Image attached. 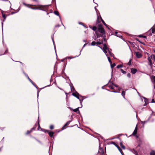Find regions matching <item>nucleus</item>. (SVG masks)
<instances>
[{"label":"nucleus","instance_id":"f704fd0d","mask_svg":"<svg viewBox=\"0 0 155 155\" xmlns=\"http://www.w3.org/2000/svg\"><path fill=\"white\" fill-rule=\"evenodd\" d=\"M107 50L108 51V52L109 54H110V53H111V49H109V48H108Z\"/></svg>","mask_w":155,"mask_h":155},{"label":"nucleus","instance_id":"c85d7f7f","mask_svg":"<svg viewBox=\"0 0 155 155\" xmlns=\"http://www.w3.org/2000/svg\"><path fill=\"white\" fill-rule=\"evenodd\" d=\"M121 72L124 74H125L126 73V72L123 70L122 69H121Z\"/></svg>","mask_w":155,"mask_h":155},{"label":"nucleus","instance_id":"864d4df0","mask_svg":"<svg viewBox=\"0 0 155 155\" xmlns=\"http://www.w3.org/2000/svg\"><path fill=\"white\" fill-rule=\"evenodd\" d=\"M120 89H121V88H118V90H119V91H120Z\"/></svg>","mask_w":155,"mask_h":155},{"label":"nucleus","instance_id":"ddd939ff","mask_svg":"<svg viewBox=\"0 0 155 155\" xmlns=\"http://www.w3.org/2000/svg\"><path fill=\"white\" fill-rule=\"evenodd\" d=\"M54 133L52 132H50L48 133V134L50 137H53Z\"/></svg>","mask_w":155,"mask_h":155},{"label":"nucleus","instance_id":"c756f323","mask_svg":"<svg viewBox=\"0 0 155 155\" xmlns=\"http://www.w3.org/2000/svg\"><path fill=\"white\" fill-rule=\"evenodd\" d=\"M152 78H153V81H154V83H155V76L153 75L152 76Z\"/></svg>","mask_w":155,"mask_h":155},{"label":"nucleus","instance_id":"4c0bfd02","mask_svg":"<svg viewBox=\"0 0 155 155\" xmlns=\"http://www.w3.org/2000/svg\"><path fill=\"white\" fill-rule=\"evenodd\" d=\"M2 16H3V18H4L5 19L6 18L5 15V14H2Z\"/></svg>","mask_w":155,"mask_h":155},{"label":"nucleus","instance_id":"cd10ccee","mask_svg":"<svg viewBox=\"0 0 155 155\" xmlns=\"http://www.w3.org/2000/svg\"><path fill=\"white\" fill-rule=\"evenodd\" d=\"M122 65L120 64V65H118L117 66V68H122Z\"/></svg>","mask_w":155,"mask_h":155},{"label":"nucleus","instance_id":"412c9836","mask_svg":"<svg viewBox=\"0 0 155 155\" xmlns=\"http://www.w3.org/2000/svg\"><path fill=\"white\" fill-rule=\"evenodd\" d=\"M125 92L124 91H123L122 92V95L123 97L124 98H125Z\"/></svg>","mask_w":155,"mask_h":155},{"label":"nucleus","instance_id":"b1692460","mask_svg":"<svg viewBox=\"0 0 155 155\" xmlns=\"http://www.w3.org/2000/svg\"><path fill=\"white\" fill-rule=\"evenodd\" d=\"M96 44V42L94 41H92L91 43V45L93 46L95 45Z\"/></svg>","mask_w":155,"mask_h":155},{"label":"nucleus","instance_id":"dca6fc26","mask_svg":"<svg viewBox=\"0 0 155 155\" xmlns=\"http://www.w3.org/2000/svg\"><path fill=\"white\" fill-rule=\"evenodd\" d=\"M106 55L107 57V58L108 59V60L109 62H110V64H111L112 63V61H111V60H110V58H109V57L108 56L107 54H106Z\"/></svg>","mask_w":155,"mask_h":155},{"label":"nucleus","instance_id":"052dcab7","mask_svg":"<svg viewBox=\"0 0 155 155\" xmlns=\"http://www.w3.org/2000/svg\"><path fill=\"white\" fill-rule=\"evenodd\" d=\"M84 41V42H86V41H85V40H84V41Z\"/></svg>","mask_w":155,"mask_h":155},{"label":"nucleus","instance_id":"bb28decb","mask_svg":"<svg viewBox=\"0 0 155 155\" xmlns=\"http://www.w3.org/2000/svg\"><path fill=\"white\" fill-rule=\"evenodd\" d=\"M100 19H101V20L102 21V22L103 23V24L105 25H106V24H105V22H104V21L102 19L101 17L100 16Z\"/></svg>","mask_w":155,"mask_h":155},{"label":"nucleus","instance_id":"aec40b11","mask_svg":"<svg viewBox=\"0 0 155 155\" xmlns=\"http://www.w3.org/2000/svg\"><path fill=\"white\" fill-rule=\"evenodd\" d=\"M35 128H32L31 129V130L30 131H27V133H26V134H29V133H30L32 131V130H35Z\"/></svg>","mask_w":155,"mask_h":155},{"label":"nucleus","instance_id":"13d9d810","mask_svg":"<svg viewBox=\"0 0 155 155\" xmlns=\"http://www.w3.org/2000/svg\"><path fill=\"white\" fill-rule=\"evenodd\" d=\"M154 52L155 53V49L154 50Z\"/></svg>","mask_w":155,"mask_h":155},{"label":"nucleus","instance_id":"e433bc0d","mask_svg":"<svg viewBox=\"0 0 155 155\" xmlns=\"http://www.w3.org/2000/svg\"><path fill=\"white\" fill-rule=\"evenodd\" d=\"M110 144H114V145L115 144V143L114 142H113V141L111 142H110Z\"/></svg>","mask_w":155,"mask_h":155},{"label":"nucleus","instance_id":"bf43d9fd","mask_svg":"<svg viewBox=\"0 0 155 155\" xmlns=\"http://www.w3.org/2000/svg\"><path fill=\"white\" fill-rule=\"evenodd\" d=\"M113 92H116V91H113Z\"/></svg>","mask_w":155,"mask_h":155},{"label":"nucleus","instance_id":"f257e3e1","mask_svg":"<svg viewBox=\"0 0 155 155\" xmlns=\"http://www.w3.org/2000/svg\"><path fill=\"white\" fill-rule=\"evenodd\" d=\"M152 33L154 34L155 33V28L154 26L153 27L148 31V34L149 35L151 36Z\"/></svg>","mask_w":155,"mask_h":155},{"label":"nucleus","instance_id":"f3484780","mask_svg":"<svg viewBox=\"0 0 155 155\" xmlns=\"http://www.w3.org/2000/svg\"><path fill=\"white\" fill-rule=\"evenodd\" d=\"M150 155H155V151L154 150H151L150 153Z\"/></svg>","mask_w":155,"mask_h":155},{"label":"nucleus","instance_id":"de8ad7c7","mask_svg":"<svg viewBox=\"0 0 155 155\" xmlns=\"http://www.w3.org/2000/svg\"><path fill=\"white\" fill-rule=\"evenodd\" d=\"M59 26H60L59 25H55V27H59Z\"/></svg>","mask_w":155,"mask_h":155},{"label":"nucleus","instance_id":"72a5a7b5","mask_svg":"<svg viewBox=\"0 0 155 155\" xmlns=\"http://www.w3.org/2000/svg\"><path fill=\"white\" fill-rule=\"evenodd\" d=\"M127 76L129 78H130V73H128L127 74Z\"/></svg>","mask_w":155,"mask_h":155},{"label":"nucleus","instance_id":"39448f33","mask_svg":"<svg viewBox=\"0 0 155 155\" xmlns=\"http://www.w3.org/2000/svg\"><path fill=\"white\" fill-rule=\"evenodd\" d=\"M137 71V69L135 68H131V71L133 74H135Z\"/></svg>","mask_w":155,"mask_h":155},{"label":"nucleus","instance_id":"680f3d73","mask_svg":"<svg viewBox=\"0 0 155 155\" xmlns=\"http://www.w3.org/2000/svg\"><path fill=\"white\" fill-rule=\"evenodd\" d=\"M111 88L112 89H113V88L112 87H111Z\"/></svg>","mask_w":155,"mask_h":155},{"label":"nucleus","instance_id":"c03bdc74","mask_svg":"<svg viewBox=\"0 0 155 155\" xmlns=\"http://www.w3.org/2000/svg\"><path fill=\"white\" fill-rule=\"evenodd\" d=\"M152 103H154L155 102L154 101V99H152V101H151Z\"/></svg>","mask_w":155,"mask_h":155},{"label":"nucleus","instance_id":"37998d69","mask_svg":"<svg viewBox=\"0 0 155 155\" xmlns=\"http://www.w3.org/2000/svg\"><path fill=\"white\" fill-rule=\"evenodd\" d=\"M25 74V75L26 76V77L27 78H28H28H29L28 77V75L27 74Z\"/></svg>","mask_w":155,"mask_h":155},{"label":"nucleus","instance_id":"0eeeda50","mask_svg":"<svg viewBox=\"0 0 155 155\" xmlns=\"http://www.w3.org/2000/svg\"><path fill=\"white\" fill-rule=\"evenodd\" d=\"M137 126H136L133 133L132 134V135L133 136H135L137 133Z\"/></svg>","mask_w":155,"mask_h":155},{"label":"nucleus","instance_id":"09e8293b","mask_svg":"<svg viewBox=\"0 0 155 155\" xmlns=\"http://www.w3.org/2000/svg\"><path fill=\"white\" fill-rule=\"evenodd\" d=\"M40 128V126L39 124H38V130H39V128Z\"/></svg>","mask_w":155,"mask_h":155},{"label":"nucleus","instance_id":"0e129e2a","mask_svg":"<svg viewBox=\"0 0 155 155\" xmlns=\"http://www.w3.org/2000/svg\"><path fill=\"white\" fill-rule=\"evenodd\" d=\"M25 5L26 6H27V5H26V4H25Z\"/></svg>","mask_w":155,"mask_h":155},{"label":"nucleus","instance_id":"ea45409f","mask_svg":"<svg viewBox=\"0 0 155 155\" xmlns=\"http://www.w3.org/2000/svg\"><path fill=\"white\" fill-rule=\"evenodd\" d=\"M30 81L31 83H33V81H32V80L30 79V78H28V79Z\"/></svg>","mask_w":155,"mask_h":155},{"label":"nucleus","instance_id":"473e14b6","mask_svg":"<svg viewBox=\"0 0 155 155\" xmlns=\"http://www.w3.org/2000/svg\"><path fill=\"white\" fill-rule=\"evenodd\" d=\"M54 126L53 125H51L50 127V128L51 129H53L54 128Z\"/></svg>","mask_w":155,"mask_h":155},{"label":"nucleus","instance_id":"2eb2a0df","mask_svg":"<svg viewBox=\"0 0 155 155\" xmlns=\"http://www.w3.org/2000/svg\"><path fill=\"white\" fill-rule=\"evenodd\" d=\"M103 40L101 41V42L97 41V42H96V44H97V45H101V44H103Z\"/></svg>","mask_w":155,"mask_h":155},{"label":"nucleus","instance_id":"6e6d98bb","mask_svg":"<svg viewBox=\"0 0 155 155\" xmlns=\"http://www.w3.org/2000/svg\"><path fill=\"white\" fill-rule=\"evenodd\" d=\"M143 38H145V37H146V36H143Z\"/></svg>","mask_w":155,"mask_h":155},{"label":"nucleus","instance_id":"a19ab883","mask_svg":"<svg viewBox=\"0 0 155 155\" xmlns=\"http://www.w3.org/2000/svg\"><path fill=\"white\" fill-rule=\"evenodd\" d=\"M75 57L71 58V57H67V58H70V59H71V58H74Z\"/></svg>","mask_w":155,"mask_h":155},{"label":"nucleus","instance_id":"20e7f679","mask_svg":"<svg viewBox=\"0 0 155 155\" xmlns=\"http://www.w3.org/2000/svg\"><path fill=\"white\" fill-rule=\"evenodd\" d=\"M98 152L101 155H104V151L103 148H100L99 149Z\"/></svg>","mask_w":155,"mask_h":155},{"label":"nucleus","instance_id":"7c9ffc66","mask_svg":"<svg viewBox=\"0 0 155 155\" xmlns=\"http://www.w3.org/2000/svg\"><path fill=\"white\" fill-rule=\"evenodd\" d=\"M30 8H31V9H40L39 8H33V7H29Z\"/></svg>","mask_w":155,"mask_h":155},{"label":"nucleus","instance_id":"1a4fd4ad","mask_svg":"<svg viewBox=\"0 0 155 155\" xmlns=\"http://www.w3.org/2000/svg\"><path fill=\"white\" fill-rule=\"evenodd\" d=\"M148 60L149 62V64L151 66L152 65V62L151 60V58H150V57H149L148 58Z\"/></svg>","mask_w":155,"mask_h":155},{"label":"nucleus","instance_id":"6e6552de","mask_svg":"<svg viewBox=\"0 0 155 155\" xmlns=\"http://www.w3.org/2000/svg\"><path fill=\"white\" fill-rule=\"evenodd\" d=\"M136 56L137 58H140L141 57L142 55L139 52H136Z\"/></svg>","mask_w":155,"mask_h":155},{"label":"nucleus","instance_id":"423d86ee","mask_svg":"<svg viewBox=\"0 0 155 155\" xmlns=\"http://www.w3.org/2000/svg\"><path fill=\"white\" fill-rule=\"evenodd\" d=\"M72 95L77 97L78 99H79V94L77 92L73 93Z\"/></svg>","mask_w":155,"mask_h":155},{"label":"nucleus","instance_id":"9b49d317","mask_svg":"<svg viewBox=\"0 0 155 155\" xmlns=\"http://www.w3.org/2000/svg\"><path fill=\"white\" fill-rule=\"evenodd\" d=\"M143 98L144 99L145 104L144 106H145L148 103V99L145 97H143Z\"/></svg>","mask_w":155,"mask_h":155},{"label":"nucleus","instance_id":"79ce46f5","mask_svg":"<svg viewBox=\"0 0 155 155\" xmlns=\"http://www.w3.org/2000/svg\"><path fill=\"white\" fill-rule=\"evenodd\" d=\"M71 90L72 91V90L73 89V90H75V89L74 88V87H72L71 88Z\"/></svg>","mask_w":155,"mask_h":155},{"label":"nucleus","instance_id":"f8f14e48","mask_svg":"<svg viewBox=\"0 0 155 155\" xmlns=\"http://www.w3.org/2000/svg\"><path fill=\"white\" fill-rule=\"evenodd\" d=\"M79 107H78V108L75 109L73 110V111L74 112H78V114L80 112V111L79 110Z\"/></svg>","mask_w":155,"mask_h":155},{"label":"nucleus","instance_id":"c9c22d12","mask_svg":"<svg viewBox=\"0 0 155 155\" xmlns=\"http://www.w3.org/2000/svg\"><path fill=\"white\" fill-rule=\"evenodd\" d=\"M99 17L98 16L97 18V22L98 23L100 22V21H99Z\"/></svg>","mask_w":155,"mask_h":155},{"label":"nucleus","instance_id":"f03ea898","mask_svg":"<svg viewBox=\"0 0 155 155\" xmlns=\"http://www.w3.org/2000/svg\"><path fill=\"white\" fill-rule=\"evenodd\" d=\"M98 30L100 33L102 34L103 35L105 34V31L104 29L103 28L101 25L99 26Z\"/></svg>","mask_w":155,"mask_h":155},{"label":"nucleus","instance_id":"e2e57ef3","mask_svg":"<svg viewBox=\"0 0 155 155\" xmlns=\"http://www.w3.org/2000/svg\"><path fill=\"white\" fill-rule=\"evenodd\" d=\"M117 32H116V34H117Z\"/></svg>","mask_w":155,"mask_h":155},{"label":"nucleus","instance_id":"2f4dec72","mask_svg":"<svg viewBox=\"0 0 155 155\" xmlns=\"http://www.w3.org/2000/svg\"><path fill=\"white\" fill-rule=\"evenodd\" d=\"M96 35H97V38L100 37H102V35H98V34H96Z\"/></svg>","mask_w":155,"mask_h":155},{"label":"nucleus","instance_id":"4468645a","mask_svg":"<svg viewBox=\"0 0 155 155\" xmlns=\"http://www.w3.org/2000/svg\"><path fill=\"white\" fill-rule=\"evenodd\" d=\"M120 145L122 149H125V147L123 145L122 142H120Z\"/></svg>","mask_w":155,"mask_h":155},{"label":"nucleus","instance_id":"a18cd8bd","mask_svg":"<svg viewBox=\"0 0 155 155\" xmlns=\"http://www.w3.org/2000/svg\"><path fill=\"white\" fill-rule=\"evenodd\" d=\"M103 39L104 40V41H106V38H105H105H103Z\"/></svg>","mask_w":155,"mask_h":155},{"label":"nucleus","instance_id":"603ef678","mask_svg":"<svg viewBox=\"0 0 155 155\" xmlns=\"http://www.w3.org/2000/svg\"><path fill=\"white\" fill-rule=\"evenodd\" d=\"M114 85L115 86V87H118V86L117 85Z\"/></svg>","mask_w":155,"mask_h":155},{"label":"nucleus","instance_id":"7ed1b4c3","mask_svg":"<svg viewBox=\"0 0 155 155\" xmlns=\"http://www.w3.org/2000/svg\"><path fill=\"white\" fill-rule=\"evenodd\" d=\"M104 47L103 48L100 47V46H99V47L101 48L102 49L104 53L106 54L107 53V50L108 48L106 46L105 44H104L103 45Z\"/></svg>","mask_w":155,"mask_h":155},{"label":"nucleus","instance_id":"5fc2aeb1","mask_svg":"<svg viewBox=\"0 0 155 155\" xmlns=\"http://www.w3.org/2000/svg\"><path fill=\"white\" fill-rule=\"evenodd\" d=\"M86 44H85L83 46V48H84V46H85V45H86Z\"/></svg>","mask_w":155,"mask_h":155},{"label":"nucleus","instance_id":"4d7b16f0","mask_svg":"<svg viewBox=\"0 0 155 155\" xmlns=\"http://www.w3.org/2000/svg\"><path fill=\"white\" fill-rule=\"evenodd\" d=\"M43 6H40V7H41V8H43Z\"/></svg>","mask_w":155,"mask_h":155},{"label":"nucleus","instance_id":"a878e982","mask_svg":"<svg viewBox=\"0 0 155 155\" xmlns=\"http://www.w3.org/2000/svg\"><path fill=\"white\" fill-rule=\"evenodd\" d=\"M92 30L94 31H96L97 29V27L96 26H94L93 27Z\"/></svg>","mask_w":155,"mask_h":155},{"label":"nucleus","instance_id":"9d476101","mask_svg":"<svg viewBox=\"0 0 155 155\" xmlns=\"http://www.w3.org/2000/svg\"><path fill=\"white\" fill-rule=\"evenodd\" d=\"M115 145L117 147V148L119 150V151L122 154V155H123V152L122 150L120 148V147H119V146L116 144H115Z\"/></svg>","mask_w":155,"mask_h":155},{"label":"nucleus","instance_id":"4be33fe9","mask_svg":"<svg viewBox=\"0 0 155 155\" xmlns=\"http://www.w3.org/2000/svg\"><path fill=\"white\" fill-rule=\"evenodd\" d=\"M115 65L116 64L114 63H113V64H110L111 67L112 68H113L115 66Z\"/></svg>","mask_w":155,"mask_h":155},{"label":"nucleus","instance_id":"a211bd4d","mask_svg":"<svg viewBox=\"0 0 155 155\" xmlns=\"http://www.w3.org/2000/svg\"><path fill=\"white\" fill-rule=\"evenodd\" d=\"M151 58L155 62V55H151L150 56Z\"/></svg>","mask_w":155,"mask_h":155},{"label":"nucleus","instance_id":"3c124183","mask_svg":"<svg viewBox=\"0 0 155 155\" xmlns=\"http://www.w3.org/2000/svg\"><path fill=\"white\" fill-rule=\"evenodd\" d=\"M89 27H90V28H91V29H92L93 27H92V26H89Z\"/></svg>","mask_w":155,"mask_h":155},{"label":"nucleus","instance_id":"49530a36","mask_svg":"<svg viewBox=\"0 0 155 155\" xmlns=\"http://www.w3.org/2000/svg\"><path fill=\"white\" fill-rule=\"evenodd\" d=\"M35 87H36V86L34 84V83H33H33H32Z\"/></svg>","mask_w":155,"mask_h":155},{"label":"nucleus","instance_id":"393cba45","mask_svg":"<svg viewBox=\"0 0 155 155\" xmlns=\"http://www.w3.org/2000/svg\"><path fill=\"white\" fill-rule=\"evenodd\" d=\"M131 64V59H130L129 60V62L128 63V65H130Z\"/></svg>","mask_w":155,"mask_h":155},{"label":"nucleus","instance_id":"8fccbe9b","mask_svg":"<svg viewBox=\"0 0 155 155\" xmlns=\"http://www.w3.org/2000/svg\"><path fill=\"white\" fill-rule=\"evenodd\" d=\"M154 89H155V83H154Z\"/></svg>","mask_w":155,"mask_h":155},{"label":"nucleus","instance_id":"58836bf2","mask_svg":"<svg viewBox=\"0 0 155 155\" xmlns=\"http://www.w3.org/2000/svg\"><path fill=\"white\" fill-rule=\"evenodd\" d=\"M109 54L110 55V56H111L112 57H113L114 56V54L111 53Z\"/></svg>","mask_w":155,"mask_h":155},{"label":"nucleus","instance_id":"5701e85b","mask_svg":"<svg viewBox=\"0 0 155 155\" xmlns=\"http://www.w3.org/2000/svg\"><path fill=\"white\" fill-rule=\"evenodd\" d=\"M54 12L55 15L58 16L59 15V13L58 11H55Z\"/></svg>","mask_w":155,"mask_h":155},{"label":"nucleus","instance_id":"6ab92c4d","mask_svg":"<svg viewBox=\"0 0 155 155\" xmlns=\"http://www.w3.org/2000/svg\"><path fill=\"white\" fill-rule=\"evenodd\" d=\"M69 124H70V121L67 122L66 123V124H65L64 126L62 127V129H64V127L65 126H66L68 125H69Z\"/></svg>","mask_w":155,"mask_h":155}]
</instances>
